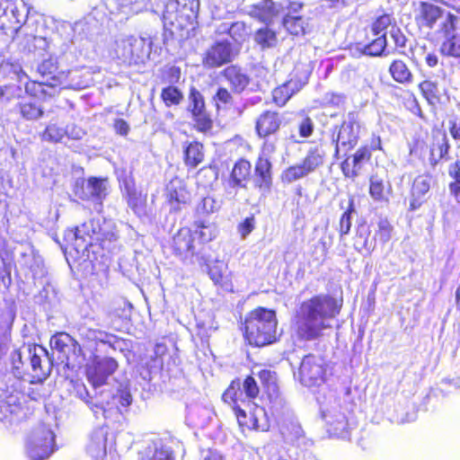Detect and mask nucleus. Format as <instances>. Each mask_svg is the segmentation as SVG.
<instances>
[{
  "instance_id": "nucleus-1",
  "label": "nucleus",
  "mask_w": 460,
  "mask_h": 460,
  "mask_svg": "<svg viewBox=\"0 0 460 460\" xmlns=\"http://www.w3.org/2000/svg\"><path fill=\"white\" fill-rule=\"evenodd\" d=\"M342 305V299L323 293L303 300L292 317L296 339L300 341L321 340L324 331L331 328L329 322L340 314Z\"/></svg>"
},
{
  "instance_id": "nucleus-2",
  "label": "nucleus",
  "mask_w": 460,
  "mask_h": 460,
  "mask_svg": "<svg viewBox=\"0 0 460 460\" xmlns=\"http://www.w3.org/2000/svg\"><path fill=\"white\" fill-rule=\"evenodd\" d=\"M260 394V387L254 376L248 375L243 381L233 379L221 395L222 402L234 412L243 432L263 430L258 411H263L254 402Z\"/></svg>"
},
{
  "instance_id": "nucleus-3",
  "label": "nucleus",
  "mask_w": 460,
  "mask_h": 460,
  "mask_svg": "<svg viewBox=\"0 0 460 460\" xmlns=\"http://www.w3.org/2000/svg\"><path fill=\"white\" fill-rule=\"evenodd\" d=\"M14 350L10 356L13 376L9 374L0 375V420L13 423L23 419L25 412L22 404L23 394L19 390L21 378L29 374V362L25 358L21 361L14 358Z\"/></svg>"
},
{
  "instance_id": "nucleus-4",
  "label": "nucleus",
  "mask_w": 460,
  "mask_h": 460,
  "mask_svg": "<svg viewBox=\"0 0 460 460\" xmlns=\"http://www.w3.org/2000/svg\"><path fill=\"white\" fill-rule=\"evenodd\" d=\"M278 325L276 310L260 305L244 314L239 330L246 345L263 348L279 341Z\"/></svg>"
},
{
  "instance_id": "nucleus-5",
  "label": "nucleus",
  "mask_w": 460,
  "mask_h": 460,
  "mask_svg": "<svg viewBox=\"0 0 460 460\" xmlns=\"http://www.w3.org/2000/svg\"><path fill=\"white\" fill-rule=\"evenodd\" d=\"M459 17L442 6L428 1H420L415 13L419 28L433 30L441 36H447L457 29Z\"/></svg>"
},
{
  "instance_id": "nucleus-6",
  "label": "nucleus",
  "mask_w": 460,
  "mask_h": 460,
  "mask_svg": "<svg viewBox=\"0 0 460 460\" xmlns=\"http://www.w3.org/2000/svg\"><path fill=\"white\" fill-rule=\"evenodd\" d=\"M282 125V113L273 109L262 111L255 119V134L262 140L261 149L264 153L270 155L277 151L276 142L270 138L279 134Z\"/></svg>"
},
{
  "instance_id": "nucleus-7",
  "label": "nucleus",
  "mask_w": 460,
  "mask_h": 460,
  "mask_svg": "<svg viewBox=\"0 0 460 460\" xmlns=\"http://www.w3.org/2000/svg\"><path fill=\"white\" fill-rule=\"evenodd\" d=\"M5 9H7V15H4V18H7L11 22L22 24L18 29H15V31L17 33L26 35L28 41H32L33 49H45L47 48L48 42L46 38L37 35L31 30L34 21L28 18L29 8L22 0H15L13 3L6 2Z\"/></svg>"
},
{
  "instance_id": "nucleus-8",
  "label": "nucleus",
  "mask_w": 460,
  "mask_h": 460,
  "mask_svg": "<svg viewBox=\"0 0 460 460\" xmlns=\"http://www.w3.org/2000/svg\"><path fill=\"white\" fill-rule=\"evenodd\" d=\"M325 153L318 146L311 147L300 163L285 168L279 179L283 184H290L314 172L324 164Z\"/></svg>"
},
{
  "instance_id": "nucleus-9",
  "label": "nucleus",
  "mask_w": 460,
  "mask_h": 460,
  "mask_svg": "<svg viewBox=\"0 0 460 460\" xmlns=\"http://www.w3.org/2000/svg\"><path fill=\"white\" fill-rule=\"evenodd\" d=\"M14 358L21 361L25 358L29 362V374L39 381L46 379L51 372V363L48 357L47 350L38 345H24L14 349Z\"/></svg>"
},
{
  "instance_id": "nucleus-10",
  "label": "nucleus",
  "mask_w": 460,
  "mask_h": 460,
  "mask_svg": "<svg viewBox=\"0 0 460 460\" xmlns=\"http://www.w3.org/2000/svg\"><path fill=\"white\" fill-rule=\"evenodd\" d=\"M383 150L380 136L373 134L369 144L361 145L351 156L341 163V170L346 179L354 181L360 172L362 164L371 160L372 152Z\"/></svg>"
},
{
  "instance_id": "nucleus-11",
  "label": "nucleus",
  "mask_w": 460,
  "mask_h": 460,
  "mask_svg": "<svg viewBox=\"0 0 460 460\" xmlns=\"http://www.w3.org/2000/svg\"><path fill=\"white\" fill-rule=\"evenodd\" d=\"M55 436L49 426L40 424L31 431L26 443L31 460H46L54 451Z\"/></svg>"
},
{
  "instance_id": "nucleus-12",
  "label": "nucleus",
  "mask_w": 460,
  "mask_h": 460,
  "mask_svg": "<svg viewBox=\"0 0 460 460\" xmlns=\"http://www.w3.org/2000/svg\"><path fill=\"white\" fill-rule=\"evenodd\" d=\"M57 70L56 63L52 59H45L38 66V72L42 76L41 81L32 82L26 85V91L40 98H50L60 92V81L56 76L44 80L45 76L52 75Z\"/></svg>"
},
{
  "instance_id": "nucleus-13",
  "label": "nucleus",
  "mask_w": 460,
  "mask_h": 460,
  "mask_svg": "<svg viewBox=\"0 0 460 460\" xmlns=\"http://www.w3.org/2000/svg\"><path fill=\"white\" fill-rule=\"evenodd\" d=\"M358 129V113L356 111L349 112L348 120L342 121L332 132V140L335 145V155H338L340 147L348 152L357 146L359 139Z\"/></svg>"
},
{
  "instance_id": "nucleus-14",
  "label": "nucleus",
  "mask_w": 460,
  "mask_h": 460,
  "mask_svg": "<svg viewBox=\"0 0 460 460\" xmlns=\"http://www.w3.org/2000/svg\"><path fill=\"white\" fill-rule=\"evenodd\" d=\"M326 370L324 358L309 353L303 357L297 373L302 384L313 386L324 382Z\"/></svg>"
},
{
  "instance_id": "nucleus-15",
  "label": "nucleus",
  "mask_w": 460,
  "mask_h": 460,
  "mask_svg": "<svg viewBox=\"0 0 460 460\" xmlns=\"http://www.w3.org/2000/svg\"><path fill=\"white\" fill-rule=\"evenodd\" d=\"M234 58L231 42L226 40L213 42L202 54L201 64L206 69L219 68Z\"/></svg>"
},
{
  "instance_id": "nucleus-16",
  "label": "nucleus",
  "mask_w": 460,
  "mask_h": 460,
  "mask_svg": "<svg viewBox=\"0 0 460 460\" xmlns=\"http://www.w3.org/2000/svg\"><path fill=\"white\" fill-rule=\"evenodd\" d=\"M172 252L180 260L186 261L193 259L200 252L192 233V228L183 226L177 230L170 244Z\"/></svg>"
},
{
  "instance_id": "nucleus-17",
  "label": "nucleus",
  "mask_w": 460,
  "mask_h": 460,
  "mask_svg": "<svg viewBox=\"0 0 460 460\" xmlns=\"http://www.w3.org/2000/svg\"><path fill=\"white\" fill-rule=\"evenodd\" d=\"M165 198L171 209L177 212L190 203L191 193L186 181L178 176H174L166 185Z\"/></svg>"
},
{
  "instance_id": "nucleus-18",
  "label": "nucleus",
  "mask_w": 460,
  "mask_h": 460,
  "mask_svg": "<svg viewBox=\"0 0 460 460\" xmlns=\"http://www.w3.org/2000/svg\"><path fill=\"white\" fill-rule=\"evenodd\" d=\"M450 143L447 133L442 129L432 131L429 146V164L435 168L439 162L449 159Z\"/></svg>"
},
{
  "instance_id": "nucleus-19",
  "label": "nucleus",
  "mask_w": 460,
  "mask_h": 460,
  "mask_svg": "<svg viewBox=\"0 0 460 460\" xmlns=\"http://www.w3.org/2000/svg\"><path fill=\"white\" fill-rule=\"evenodd\" d=\"M252 184L261 192L270 191L273 185L272 164L268 157L259 156L252 167Z\"/></svg>"
},
{
  "instance_id": "nucleus-20",
  "label": "nucleus",
  "mask_w": 460,
  "mask_h": 460,
  "mask_svg": "<svg viewBox=\"0 0 460 460\" xmlns=\"http://www.w3.org/2000/svg\"><path fill=\"white\" fill-rule=\"evenodd\" d=\"M252 162L244 157L238 158L229 172V185L236 189H247L252 180Z\"/></svg>"
},
{
  "instance_id": "nucleus-21",
  "label": "nucleus",
  "mask_w": 460,
  "mask_h": 460,
  "mask_svg": "<svg viewBox=\"0 0 460 460\" xmlns=\"http://www.w3.org/2000/svg\"><path fill=\"white\" fill-rule=\"evenodd\" d=\"M120 190L130 208L138 216L144 214L146 207V194L137 190L131 174L122 180Z\"/></svg>"
},
{
  "instance_id": "nucleus-22",
  "label": "nucleus",
  "mask_w": 460,
  "mask_h": 460,
  "mask_svg": "<svg viewBox=\"0 0 460 460\" xmlns=\"http://www.w3.org/2000/svg\"><path fill=\"white\" fill-rule=\"evenodd\" d=\"M305 82L296 76H291L288 80L276 86L271 92V101L278 107H284L288 101L299 93L305 86Z\"/></svg>"
},
{
  "instance_id": "nucleus-23",
  "label": "nucleus",
  "mask_w": 460,
  "mask_h": 460,
  "mask_svg": "<svg viewBox=\"0 0 460 460\" xmlns=\"http://www.w3.org/2000/svg\"><path fill=\"white\" fill-rule=\"evenodd\" d=\"M234 93H243L251 84V77L238 65H228L220 71Z\"/></svg>"
},
{
  "instance_id": "nucleus-24",
  "label": "nucleus",
  "mask_w": 460,
  "mask_h": 460,
  "mask_svg": "<svg viewBox=\"0 0 460 460\" xmlns=\"http://www.w3.org/2000/svg\"><path fill=\"white\" fill-rule=\"evenodd\" d=\"M208 273L214 285L225 292H233V273L227 264L221 261H214L208 269Z\"/></svg>"
},
{
  "instance_id": "nucleus-25",
  "label": "nucleus",
  "mask_w": 460,
  "mask_h": 460,
  "mask_svg": "<svg viewBox=\"0 0 460 460\" xmlns=\"http://www.w3.org/2000/svg\"><path fill=\"white\" fill-rule=\"evenodd\" d=\"M75 194L82 199H102L107 194L106 180L92 177L83 181L81 186L76 184Z\"/></svg>"
},
{
  "instance_id": "nucleus-26",
  "label": "nucleus",
  "mask_w": 460,
  "mask_h": 460,
  "mask_svg": "<svg viewBox=\"0 0 460 460\" xmlns=\"http://www.w3.org/2000/svg\"><path fill=\"white\" fill-rule=\"evenodd\" d=\"M430 178L429 174H421L414 179L410 193V211L419 209L425 203L424 197L430 190Z\"/></svg>"
},
{
  "instance_id": "nucleus-27",
  "label": "nucleus",
  "mask_w": 460,
  "mask_h": 460,
  "mask_svg": "<svg viewBox=\"0 0 460 460\" xmlns=\"http://www.w3.org/2000/svg\"><path fill=\"white\" fill-rule=\"evenodd\" d=\"M107 426L101 427L93 433L86 447L87 454L93 460H102L105 458L107 454Z\"/></svg>"
},
{
  "instance_id": "nucleus-28",
  "label": "nucleus",
  "mask_w": 460,
  "mask_h": 460,
  "mask_svg": "<svg viewBox=\"0 0 460 460\" xmlns=\"http://www.w3.org/2000/svg\"><path fill=\"white\" fill-rule=\"evenodd\" d=\"M394 96L407 111L419 118H423V111L415 93L408 88L394 86Z\"/></svg>"
},
{
  "instance_id": "nucleus-29",
  "label": "nucleus",
  "mask_w": 460,
  "mask_h": 460,
  "mask_svg": "<svg viewBox=\"0 0 460 460\" xmlns=\"http://www.w3.org/2000/svg\"><path fill=\"white\" fill-rule=\"evenodd\" d=\"M18 263L22 269L28 270L26 274H31L32 279L42 278L45 275L46 271L41 257L31 249L22 253Z\"/></svg>"
},
{
  "instance_id": "nucleus-30",
  "label": "nucleus",
  "mask_w": 460,
  "mask_h": 460,
  "mask_svg": "<svg viewBox=\"0 0 460 460\" xmlns=\"http://www.w3.org/2000/svg\"><path fill=\"white\" fill-rule=\"evenodd\" d=\"M257 376L268 399L270 402L279 400L280 398V391L277 373L270 368H263L258 371Z\"/></svg>"
},
{
  "instance_id": "nucleus-31",
  "label": "nucleus",
  "mask_w": 460,
  "mask_h": 460,
  "mask_svg": "<svg viewBox=\"0 0 460 460\" xmlns=\"http://www.w3.org/2000/svg\"><path fill=\"white\" fill-rule=\"evenodd\" d=\"M76 395L84 401L91 408L93 412L94 413L97 419L102 416L106 420H111L112 422L113 417L115 415L114 406L112 402H108L105 405L103 404H92V402L88 400L89 393L84 385H78L75 388Z\"/></svg>"
},
{
  "instance_id": "nucleus-32",
  "label": "nucleus",
  "mask_w": 460,
  "mask_h": 460,
  "mask_svg": "<svg viewBox=\"0 0 460 460\" xmlns=\"http://www.w3.org/2000/svg\"><path fill=\"white\" fill-rule=\"evenodd\" d=\"M192 226V233L199 251L205 244L216 239L217 235V226L213 223L197 220Z\"/></svg>"
},
{
  "instance_id": "nucleus-33",
  "label": "nucleus",
  "mask_w": 460,
  "mask_h": 460,
  "mask_svg": "<svg viewBox=\"0 0 460 460\" xmlns=\"http://www.w3.org/2000/svg\"><path fill=\"white\" fill-rule=\"evenodd\" d=\"M176 4L178 17L185 21L184 25L194 26L197 23L199 9V0H173Z\"/></svg>"
},
{
  "instance_id": "nucleus-34",
  "label": "nucleus",
  "mask_w": 460,
  "mask_h": 460,
  "mask_svg": "<svg viewBox=\"0 0 460 460\" xmlns=\"http://www.w3.org/2000/svg\"><path fill=\"white\" fill-rule=\"evenodd\" d=\"M205 150L202 143L194 140L186 144L183 149L182 160L185 166L194 169L204 162Z\"/></svg>"
},
{
  "instance_id": "nucleus-35",
  "label": "nucleus",
  "mask_w": 460,
  "mask_h": 460,
  "mask_svg": "<svg viewBox=\"0 0 460 460\" xmlns=\"http://www.w3.org/2000/svg\"><path fill=\"white\" fill-rule=\"evenodd\" d=\"M138 460H175L174 452L170 447L151 443L137 453Z\"/></svg>"
},
{
  "instance_id": "nucleus-36",
  "label": "nucleus",
  "mask_w": 460,
  "mask_h": 460,
  "mask_svg": "<svg viewBox=\"0 0 460 460\" xmlns=\"http://www.w3.org/2000/svg\"><path fill=\"white\" fill-rule=\"evenodd\" d=\"M50 345L54 350L60 353L58 358L63 362L69 360L70 353L76 349V343L67 333L60 332L54 335L50 340Z\"/></svg>"
},
{
  "instance_id": "nucleus-37",
  "label": "nucleus",
  "mask_w": 460,
  "mask_h": 460,
  "mask_svg": "<svg viewBox=\"0 0 460 460\" xmlns=\"http://www.w3.org/2000/svg\"><path fill=\"white\" fill-rule=\"evenodd\" d=\"M370 197L376 202H388L389 196L392 193V185L390 181H385L377 174L369 177Z\"/></svg>"
},
{
  "instance_id": "nucleus-38",
  "label": "nucleus",
  "mask_w": 460,
  "mask_h": 460,
  "mask_svg": "<svg viewBox=\"0 0 460 460\" xmlns=\"http://www.w3.org/2000/svg\"><path fill=\"white\" fill-rule=\"evenodd\" d=\"M252 13L257 20L268 25L279 14L280 9L272 0H262L252 6Z\"/></svg>"
},
{
  "instance_id": "nucleus-39",
  "label": "nucleus",
  "mask_w": 460,
  "mask_h": 460,
  "mask_svg": "<svg viewBox=\"0 0 460 460\" xmlns=\"http://www.w3.org/2000/svg\"><path fill=\"white\" fill-rule=\"evenodd\" d=\"M391 78L400 84H412L414 75L408 65L402 59H394L388 67Z\"/></svg>"
},
{
  "instance_id": "nucleus-40",
  "label": "nucleus",
  "mask_w": 460,
  "mask_h": 460,
  "mask_svg": "<svg viewBox=\"0 0 460 460\" xmlns=\"http://www.w3.org/2000/svg\"><path fill=\"white\" fill-rule=\"evenodd\" d=\"M418 89L429 105L436 106L441 102L438 84L431 79H424L418 84Z\"/></svg>"
},
{
  "instance_id": "nucleus-41",
  "label": "nucleus",
  "mask_w": 460,
  "mask_h": 460,
  "mask_svg": "<svg viewBox=\"0 0 460 460\" xmlns=\"http://www.w3.org/2000/svg\"><path fill=\"white\" fill-rule=\"evenodd\" d=\"M369 235L370 230L368 226L365 225L358 226L352 239L354 249L359 252H367L370 254L374 251L375 246L368 241Z\"/></svg>"
},
{
  "instance_id": "nucleus-42",
  "label": "nucleus",
  "mask_w": 460,
  "mask_h": 460,
  "mask_svg": "<svg viewBox=\"0 0 460 460\" xmlns=\"http://www.w3.org/2000/svg\"><path fill=\"white\" fill-rule=\"evenodd\" d=\"M232 90L219 86L212 96V102L217 111H227L234 106V98Z\"/></svg>"
},
{
  "instance_id": "nucleus-43",
  "label": "nucleus",
  "mask_w": 460,
  "mask_h": 460,
  "mask_svg": "<svg viewBox=\"0 0 460 460\" xmlns=\"http://www.w3.org/2000/svg\"><path fill=\"white\" fill-rule=\"evenodd\" d=\"M190 116L193 122L192 127L197 132L207 134L212 130L214 126V120L207 108L193 112L190 114Z\"/></svg>"
},
{
  "instance_id": "nucleus-44",
  "label": "nucleus",
  "mask_w": 460,
  "mask_h": 460,
  "mask_svg": "<svg viewBox=\"0 0 460 460\" xmlns=\"http://www.w3.org/2000/svg\"><path fill=\"white\" fill-rule=\"evenodd\" d=\"M253 40L262 49L275 47L278 43L277 31L268 26L256 30Z\"/></svg>"
},
{
  "instance_id": "nucleus-45",
  "label": "nucleus",
  "mask_w": 460,
  "mask_h": 460,
  "mask_svg": "<svg viewBox=\"0 0 460 460\" xmlns=\"http://www.w3.org/2000/svg\"><path fill=\"white\" fill-rule=\"evenodd\" d=\"M441 43L440 53L444 56L460 58V34L451 32Z\"/></svg>"
},
{
  "instance_id": "nucleus-46",
  "label": "nucleus",
  "mask_w": 460,
  "mask_h": 460,
  "mask_svg": "<svg viewBox=\"0 0 460 460\" xmlns=\"http://www.w3.org/2000/svg\"><path fill=\"white\" fill-rule=\"evenodd\" d=\"M355 212V204H354V199L353 197H350L348 201V206L344 212L341 214L340 220H339V226H338V233L340 238H343L345 235H347L352 226L351 218L352 214Z\"/></svg>"
},
{
  "instance_id": "nucleus-47",
  "label": "nucleus",
  "mask_w": 460,
  "mask_h": 460,
  "mask_svg": "<svg viewBox=\"0 0 460 460\" xmlns=\"http://www.w3.org/2000/svg\"><path fill=\"white\" fill-rule=\"evenodd\" d=\"M282 25L291 35L300 36L305 33V20L301 15H284Z\"/></svg>"
},
{
  "instance_id": "nucleus-48",
  "label": "nucleus",
  "mask_w": 460,
  "mask_h": 460,
  "mask_svg": "<svg viewBox=\"0 0 460 460\" xmlns=\"http://www.w3.org/2000/svg\"><path fill=\"white\" fill-rule=\"evenodd\" d=\"M161 100L166 107L178 106L183 101L182 92L174 85H168L161 90Z\"/></svg>"
},
{
  "instance_id": "nucleus-49",
  "label": "nucleus",
  "mask_w": 460,
  "mask_h": 460,
  "mask_svg": "<svg viewBox=\"0 0 460 460\" xmlns=\"http://www.w3.org/2000/svg\"><path fill=\"white\" fill-rule=\"evenodd\" d=\"M367 44H365L362 49V52L370 57H380L386 48V36L385 33L376 35Z\"/></svg>"
},
{
  "instance_id": "nucleus-50",
  "label": "nucleus",
  "mask_w": 460,
  "mask_h": 460,
  "mask_svg": "<svg viewBox=\"0 0 460 460\" xmlns=\"http://www.w3.org/2000/svg\"><path fill=\"white\" fill-rule=\"evenodd\" d=\"M18 107L21 116L28 120L38 119L43 115L42 108L31 100L19 102Z\"/></svg>"
},
{
  "instance_id": "nucleus-51",
  "label": "nucleus",
  "mask_w": 460,
  "mask_h": 460,
  "mask_svg": "<svg viewBox=\"0 0 460 460\" xmlns=\"http://www.w3.org/2000/svg\"><path fill=\"white\" fill-rule=\"evenodd\" d=\"M448 174L453 179L448 185L450 193L460 202V160L449 165Z\"/></svg>"
},
{
  "instance_id": "nucleus-52",
  "label": "nucleus",
  "mask_w": 460,
  "mask_h": 460,
  "mask_svg": "<svg viewBox=\"0 0 460 460\" xmlns=\"http://www.w3.org/2000/svg\"><path fill=\"white\" fill-rule=\"evenodd\" d=\"M394 226L386 218H380L377 222V229L375 233L374 239L382 244L388 243L393 234Z\"/></svg>"
},
{
  "instance_id": "nucleus-53",
  "label": "nucleus",
  "mask_w": 460,
  "mask_h": 460,
  "mask_svg": "<svg viewBox=\"0 0 460 460\" xmlns=\"http://www.w3.org/2000/svg\"><path fill=\"white\" fill-rule=\"evenodd\" d=\"M188 100L187 111L190 114L207 108L205 97L195 86L190 87Z\"/></svg>"
},
{
  "instance_id": "nucleus-54",
  "label": "nucleus",
  "mask_w": 460,
  "mask_h": 460,
  "mask_svg": "<svg viewBox=\"0 0 460 460\" xmlns=\"http://www.w3.org/2000/svg\"><path fill=\"white\" fill-rule=\"evenodd\" d=\"M297 116L301 118V121L298 124V133L303 138L310 137L314 131V123L312 118L305 110H300L297 112Z\"/></svg>"
},
{
  "instance_id": "nucleus-55",
  "label": "nucleus",
  "mask_w": 460,
  "mask_h": 460,
  "mask_svg": "<svg viewBox=\"0 0 460 460\" xmlns=\"http://www.w3.org/2000/svg\"><path fill=\"white\" fill-rule=\"evenodd\" d=\"M93 234H95L93 223L89 221L76 226L74 230H66L65 232V236L76 237L81 235L82 237L92 240Z\"/></svg>"
},
{
  "instance_id": "nucleus-56",
  "label": "nucleus",
  "mask_w": 460,
  "mask_h": 460,
  "mask_svg": "<svg viewBox=\"0 0 460 460\" xmlns=\"http://www.w3.org/2000/svg\"><path fill=\"white\" fill-rule=\"evenodd\" d=\"M394 23L395 21L392 14L383 13L373 22L371 29L375 35H380L385 33L386 29Z\"/></svg>"
},
{
  "instance_id": "nucleus-57",
  "label": "nucleus",
  "mask_w": 460,
  "mask_h": 460,
  "mask_svg": "<svg viewBox=\"0 0 460 460\" xmlns=\"http://www.w3.org/2000/svg\"><path fill=\"white\" fill-rule=\"evenodd\" d=\"M181 76V68L176 66H171L161 70V82L169 84L170 85L178 84L180 82Z\"/></svg>"
},
{
  "instance_id": "nucleus-58",
  "label": "nucleus",
  "mask_w": 460,
  "mask_h": 460,
  "mask_svg": "<svg viewBox=\"0 0 460 460\" xmlns=\"http://www.w3.org/2000/svg\"><path fill=\"white\" fill-rule=\"evenodd\" d=\"M87 376L93 385L97 387L102 385L106 382L109 374L105 373L102 365L99 364L93 368H90L87 372Z\"/></svg>"
},
{
  "instance_id": "nucleus-59",
  "label": "nucleus",
  "mask_w": 460,
  "mask_h": 460,
  "mask_svg": "<svg viewBox=\"0 0 460 460\" xmlns=\"http://www.w3.org/2000/svg\"><path fill=\"white\" fill-rule=\"evenodd\" d=\"M66 133L67 130H65L63 128L58 127L56 124H50L46 128L42 137L45 140L58 142Z\"/></svg>"
},
{
  "instance_id": "nucleus-60",
  "label": "nucleus",
  "mask_w": 460,
  "mask_h": 460,
  "mask_svg": "<svg viewBox=\"0 0 460 460\" xmlns=\"http://www.w3.org/2000/svg\"><path fill=\"white\" fill-rule=\"evenodd\" d=\"M65 239L78 254L82 253L84 255L88 250V247L92 245V240L82 237L81 235L76 237L65 236Z\"/></svg>"
},
{
  "instance_id": "nucleus-61",
  "label": "nucleus",
  "mask_w": 460,
  "mask_h": 460,
  "mask_svg": "<svg viewBox=\"0 0 460 460\" xmlns=\"http://www.w3.org/2000/svg\"><path fill=\"white\" fill-rule=\"evenodd\" d=\"M167 351V347L164 344H156L155 347V355L152 357L151 360L153 361V365L148 367L149 371L151 368H157L162 370L164 367V360L163 356Z\"/></svg>"
},
{
  "instance_id": "nucleus-62",
  "label": "nucleus",
  "mask_w": 460,
  "mask_h": 460,
  "mask_svg": "<svg viewBox=\"0 0 460 460\" xmlns=\"http://www.w3.org/2000/svg\"><path fill=\"white\" fill-rule=\"evenodd\" d=\"M254 229V216H250L246 217L243 222L238 225V232L243 236L245 237Z\"/></svg>"
},
{
  "instance_id": "nucleus-63",
  "label": "nucleus",
  "mask_w": 460,
  "mask_h": 460,
  "mask_svg": "<svg viewBox=\"0 0 460 460\" xmlns=\"http://www.w3.org/2000/svg\"><path fill=\"white\" fill-rule=\"evenodd\" d=\"M202 460H226L225 455L219 450L208 447L201 451Z\"/></svg>"
},
{
  "instance_id": "nucleus-64",
  "label": "nucleus",
  "mask_w": 460,
  "mask_h": 460,
  "mask_svg": "<svg viewBox=\"0 0 460 460\" xmlns=\"http://www.w3.org/2000/svg\"><path fill=\"white\" fill-rule=\"evenodd\" d=\"M391 37L396 48H404L406 45L407 39L405 35L400 31H393Z\"/></svg>"
}]
</instances>
